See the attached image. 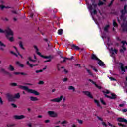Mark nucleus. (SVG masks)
I'll return each mask as SVG.
<instances>
[{"mask_svg":"<svg viewBox=\"0 0 127 127\" xmlns=\"http://www.w3.org/2000/svg\"><path fill=\"white\" fill-rule=\"evenodd\" d=\"M102 37L105 42V44L107 45V44L108 46V49H109L110 51V55L111 56V57H114L115 55L117 54L118 52V50L116 49H114L113 48H110V44H109V42H110V38L108 36H107L106 35L102 34Z\"/></svg>","mask_w":127,"mask_h":127,"instance_id":"nucleus-1","label":"nucleus"},{"mask_svg":"<svg viewBox=\"0 0 127 127\" xmlns=\"http://www.w3.org/2000/svg\"><path fill=\"white\" fill-rule=\"evenodd\" d=\"M86 2L87 5L88 9H89L93 19L94 20L95 22L96 23V24L97 25H99V23H98V22H97V19H96L95 18V17H94V15H96L97 14V11L96 10V9H97V5L95 4H93L91 6V5H90V4H89V2H88V0H86Z\"/></svg>","mask_w":127,"mask_h":127,"instance_id":"nucleus-2","label":"nucleus"},{"mask_svg":"<svg viewBox=\"0 0 127 127\" xmlns=\"http://www.w3.org/2000/svg\"><path fill=\"white\" fill-rule=\"evenodd\" d=\"M20 89H22V90H24L26 92H28L29 94H33V95H35V96H39V92L33 89H29L27 86L20 85L19 86Z\"/></svg>","mask_w":127,"mask_h":127,"instance_id":"nucleus-3","label":"nucleus"},{"mask_svg":"<svg viewBox=\"0 0 127 127\" xmlns=\"http://www.w3.org/2000/svg\"><path fill=\"white\" fill-rule=\"evenodd\" d=\"M34 48L38 55H39V56H41V57H43V58H46L48 59L47 60L44 61V62H50V61H51V59H50V58L49 57L43 56L41 55V53L39 52V50L38 49V48H37V46H34Z\"/></svg>","mask_w":127,"mask_h":127,"instance_id":"nucleus-4","label":"nucleus"},{"mask_svg":"<svg viewBox=\"0 0 127 127\" xmlns=\"http://www.w3.org/2000/svg\"><path fill=\"white\" fill-rule=\"evenodd\" d=\"M121 20H123V23L121 25V27L123 31H127V22L125 20V16L122 15L120 17Z\"/></svg>","mask_w":127,"mask_h":127,"instance_id":"nucleus-5","label":"nucleus"},{"mask_svg":"<svg viewBox=\"0 0 127 127\" xmlns=\"http://www.w3.org/2000/svg\"><path fill=\"white\" fill-rule=\"evenodd\" d=\"M91 58L92 59H93V60L98 61V65H99V66H105V64H104V62L100 60V59H99L98 57H97V56H95V55L94 54L92 55Z\"/></svg>","mask_w":127,"mask_h":127,"instance_id":"nucleus-6","label":"nucleus"},{"mask_svg":"<svg viewBox=\"0 0 127 127\" xmlns=\"http://www.w3.org/2000/svg\"><path fill=\"white\" fill-rule=\"evenodd\" d=\"M0 33H6V35L7 33L8 34H10V35H13V32H12L11 29L9 28H7L6 30H3L0 28Z\"/></svg>","mask_w":127,"mask_h":127,"instance_id":"nucleus-7","label":"nucleus"},{"mask_svg":"<svg viewBox=\"0 0 127 127\" xmlns=\"http://www.w3.org/2000/svg\"><path fill=\"white\" fill-rule=\"evenodd\" d=\"M20 98V96H7V99H8V100L9 102H13L14 101H15L16 99H19Z\"/></svg>","mask_w":127,"mask_h":127,"instance_id":"nucleus-8","label":"nucleus"},{"mask_svg":"<svg viewBox=\"0 0 127 127\" xmlns=\"http://www.w3.org/2000/svg\"><path fill=\"white\" fill-rule=\"evenodd\" d=\"M121 43L123 44V46L121 48L120 51L121 53H124V52H125V51L126 50V47H125V45H126V44L127 45V42L125 41H122Z\"/></svg>","mask_w":127,"mask_h":127,"instance_id":"nucleus-9","label":"nucleus"},{"mask_svg":"<svg viewBox=\"0 0 127 127\" xmlns=\"http://www.w3.org/2000/svg\"><path fill=\"white\" fill-rule=\"evenodd\" d=\"M13 48L15 49V50L16 51L17 53H15L14 52H13V51H11V53H12V54H13L14 55H15V56L17 57L18 56H19V57H21V58H23V57L22 56V55H20L19 54V52H18V51L17 50V48H16V47H15V46H14Z\"/></svg>","mask_w":127,"mask_h":127,"instance_id":"nucleus-10","label":"nucleus"},{"mask_svg":"<svg viewBox=\"0 0 127 127\" xmlns=\"http://www.w3.org/2000/svg\"><path fill=\"white\" fill-rule=\"evenodd\" d=\"M119 67L121 69V72H122V74H124L125 72H126V70H127V66H125V65L121 63H119Z\"/></svg>","mask_w":127,"mask_h":127,"instance_id":"nucleus-11","label":"nucleus"},{"mask_svg":"<svg viewBox=\"0 0 127 127\" xmlns=\"http://www.w3.org/2000/svg\"><path fill=\"white\" fill-rule=\"evenodd\" d=\"M62 99H63V96H61L60 97H58V98H54L53 99L51 100V101L59 103V102H61V101L62 100Z\"/></svg>","mask_w":127,"mask_h":127,"instance_id":"nucleus-12","label":"nucleus"},{"mask_svg":"<svg viewBox=\"0 0 127 127\" xmlns=\"http://www.w3.org/2000/svg\"><path fill=\"white\" fill-rule=\"evenodd\" d=\"M9 35H11V37L9 36ZM12 36H13V35H10L8 33H7V34L6 35V37H7V39H8V40H9V41H11V42L14 41V38Z\"/></svg>","mask_w":127,"mask_h":127,"instance_id":"nucleus-13","label":"nucleus"},{"mask_svg":"<svg viewBox=\"0 0 127 127\" xmlns=\"http://www.w3.org/2000/svg\"><path fill=\"white\" fill-rule=\"evenodd\" d=\"M48 115H49L50 117H57V114L56 113V112H55L54 111H48Z\"/></svg>","mask_w":127,"mask_h":127,"instance_id":"nucleus-14","label":"nucleus"},{"mask_svg":"<svg viewBox=\"0 0 127 127\" xmlns=\"http://www.w3.org/2000/svg\"><path fill=\"white\" fill-rule=\"evenodd\" d=\"M117 121L120 123H125L126 124H127V119L123 118L122 117H119L118 118H117Z\"/></svg>","mask_w":127,"mask_h":127,"instance_id":"nucleus-15","label":"nucleus"},{"mask_svg":"<svg viewBox=\"0 0 127 127\" xmlns=\"http://www.w3.org/2000/svg\"><path fill=\"white\" fill-rule=\"evenodd\" d=\"M14 119H15V120H21L22 119H25V116H24V115H20V116H18V115H15L14 116Z\"/></svg>","mask_w":127,"mask_h":127,"instance_id":"nucleus-16","label":"nucleus"},{"mask_svg":"<svg viewBox=\"0 0 127 127\" xmlns=\"http://www.w3.org/2000/svg\"><path fill=\"white\" fill-rule=\"evenodd\" d=\"M126 82L124 83L123 84V89L124 90V92L127 93V77L126 78Z\"/></svg>","mask_w":127,"mask_h":127,"instance_id":"nucleus-17","label":"nucleus"},{"mask_svg":"<svg viewBox=\"0 0 127 127\" xmlns=\"http://www.w3.org/2000/svg\"><path fill=\"white\" fill-rule=\"evenodd\" d=\"M110 26H111V24H108L106 25L104 27V31L105 32H109V29H110Z\"/></svg>","mask_w":127,"mask_h":127,"instance_id":"nucleus-18","label":"nucleus"},{"mask_svg":"<svg viewBox=\"0 0 127 127\" xmlns=\"http://www.w3.org/2000/svg\"><path fill=\"white\" fill-rule=\"evenodd\" d=\"M6 46L3 44L1 41H0V49L3 51L4 50V48H5Z\"/></svg>","mask_w":127,"mask_h":127,"instance_id":"nucleus-19","label":"nucleus"},{"mask_svg":"<svg viewBox=\"0 0 127 127\" xmlns=\"http://www.w3.org/2000/svg\"><path fill=\"white\" fill-rule=\"evenodd\" d=\"M26 64L30 68H33V67H35V66H37V64H33L29 63V61H27L26 62Z\"/></svg>","mask_w":127,"mask_h":127,"instance_id":"nucleus-20","label":"nucleus"},{"mask_svg":"<svg viewBox=\"0 0 127 127\" xmlns=\"http://www.w3.org/2000/svg\"><path fill=\"white\" fill-rule=\"evenodd\" d=\"M89 81L90 82H91V83H93L94 85H95V86L97 88H98V89H102V87H101V86L98 85L97 84H96V82H94L93 80H92V79H89Z\"/></svg>","mask_w":127,"mask_h":127,"instance_id":"nucleus-21","label":"nucleus"},{"mask_svg":"<svg viewBox=\"0 0 127 127\" xmlns=\"http://www.w3.org/2000/svg\"><path fill=\"white\" fill-rule=\"evenodd\" d=\"M69 91H72V92H76V88L73 86H69L68 87Z\"/></svg>","mask_w":127,"mask_h":127,"instance_id":"nucleus-22","label":"nucleus"},{"mask_svg":"<svg viewBox=\"0 0 127 127\" xmlns=\"http://www.w3.org/2000/svg\"><path fill=\"white\" fill-rule=\"evenodd\" d=\"M99 101L102 105L104 106H106L107 104L106 103L105 100H104V98H100Z\"/></svg>","mask_w":127,"mask_h":127,"instance_id":"nucleus-23","label":"nucleus"},{"mask_svg":"<svg viewBox=\"0 0 127 127\" xmlns=\"http://www.w3.org/2000/svg\"><path fill=\"white\" fill-rule=\"evenodd\" d=\"M127 5H125L124 6V9L121 11V13L122 14H125V13H127Z\"/></svg>","mask_w":127,"mask_h":127,"instance_id":"nucleus-24","label":"nucleus"},{"mask_svg":"<svg viewBox=\"0 0 127 127\" xmlns=\"http://www.w3.org/2000/svg\"><path fill=\"white\" fill-rule=\"evenodd\" d=\"M82 93L83 94L86 95V96H91L92 95V94H91V92H90V91H82Z\"/></svg>","mask_w":127,"mask_h":127,"instance_id":"nucleus-25","label":"nucleus"},{"mask_svg":"<svg viewBox=\"0 0 127 127\" xmlns=\"http://www.w3.org/2000/svg\"><path fill=\"white\" fill-rule=\"evenodd\" d=\"M94 103H95V104H97V106L101 108V104H100V101H99V100L96 99H94Z\"/></svg>","mask_w":127,"mask_h":127,"instance_id":"nucleus-26","label":"nucleus"},{"mask_svg":"<svg viewBox=\"0 0 127 127\" xmlns=\"http://www.w3.org/2000/svg\"><path fill=\"white\" fill-rule=\"evenodd\" d=\"M19 47H20V48L21 49H23V50H25V48L24 47H23V44H22V41H20L19 42Z\"/></svg>","mask_w":127,"mask_h":127,"instance_id":"nucleus-27","label":"nucleus"},{"mask_svg":"<svg viewBox=\"0 0 127 127\" xmlns=\"http://www.w3.org/2000/svg\"><path fill=\"white\" fill-rule=\"evenodd\" d=\"M16 64L21 68H23V67H24V65L22 64H21V63H19V62H16Z\"/></svg>","mask_w":127,"mask_h":127,"instance_id":"nucleus-28","label":"nucleus"},{"mask_svg":"<svg viewBox=\"0 0 127 127\" xmlns=\"http://www.w3.org/2000/svg\"><path fill=\"white\" fill-rule=\"evenodd\" d=\"M107 98H108V99H111L112 100H114V99H116L117 97L116 96H106Z\"/></svg>","mask_w":127,"mask_h":127,"instance_id":"nucleus-29","label":"nucleus"},{"mask_svg":"<svg viewBox=\"0 0 127 127\" xmlns=\"http://www.w3.org/2000/svg\"><path fill=\"white\" fill-rule=\"evenodd\" d=\"M0 8L2 10L4 8H10V7L4 6L3 5H0Z\"/></svg>","mask_w":127,"mask_h":127,"instance_id":"nucleus-30","label":"nucleus"},{"mask_svg":"<svg viewBox=\"0 0 127 127\" xmlns=\"http://www.w3.org/2000/svg\"><path fill=\"white\" fill-rule=\"evenodd\" d=\"M0 72L1 73H3L4 74H8V72L5 71V70H4V69L3 68H1V69H0Z\"/></svg>","mask_w":127,"mask_h":127,"instance_id":"nucleus-31","label":"nucleus"},{"mask_svg":"<svg viewBox=\"0 0 127 127\" xmlns=\"http://www.w3.org/2000/svg\"><path fill=\"white\" fill-rule=\"evenodd\" d=\"M30 99L31 101H37L38 100V99H37L36 97H34L33 96L30 97Z\"/></svg>","mask_w":127,"mask_h":127,"instance_id":"nucleus-32","label":"nucleus"},{"mask_svg":"<svg viewBox=\"0 0 127 127\" xmlns=\"http://www.w3.org/2000/svg\"><path fill=\"white\" fill-rule=\"evenodd\" d=\"M8 69V70H10V71H14V67H13L11 65L9 66Z\"/></svg>","mask_w":127,"mask_h":127,"instance_id":"nucleus-33","label":"nucleus"},{"mask_svg":"<svg viewBox=\"0 0 127 127\" xmlns=\"http://www.w3.org/2000/svg\"><path fill=\"white\" fill-rule=\"evenodd\" d=\"M72 48H74V49H76V50H79L80 48L77 46L75 45H72Z\"/></svg>","mask_w":127,"mask_h":127,"instance_id":"nucleus-34","label":"nucleus"},{"mask_svg":"<svg viewBox=\"0 0 127 127\" xmlns=\"http://www.w3.org/2000/svg\"><path fill=\"white\" fill-rule=\"evenodd\" d=\"M61 69H62V71H63V72H64L65 74H67V73H68V70L64 68V67H62Z\"/></svg>","mask_w":127,"mask_h":127,"instance_id":"nucleus-35","label":"nucleus"},{"mask_svg":"<svg viewBox=\"0 0 127 127\" xmlns=\"http://www.w3.org/2000/svg\"><path fill=\"white\" fill-rule=\"evenodd\" d=\"M58 33L59 35H61V34L63 33V30H62V29H59L58 31Z\"/></svg>","mask_w":127,"mask_h":127,"instance_id":"nucleus-36","label":"nucleus"},{"mask_svg":"<svg viewBox=\"0 0 127 127\" xmlns=\"http://www.w3.org/2000/svg\"><path fill=\"white\" fill-rule=\"evenodd\" d=\"M113 26L114 27H118V24H117L115 20H113Z\"/></svg>","mask_w":127,"mask_h":127,"instance_id":"nucleus-37","label":"nucleus"},{"mask_svg":"<svg viewBox=\"0 0 127 127\" xmlns=\"http://www.w3.org/2000/svg\"><path fill=\"white\" fill-rule=\"evenodd\" d=\"M2 105H3V101L1 97H0V106H2Z\"/></svg>","mask_w":127,"mask_h":127,"instance_id":"nucleus-38","label":"nucleus"},{"mask_svg":"<svg viewBox=\"0 0 127 127\" xmlns=\"http://www.w3.org/2000/svg\"><path fill=\"white\" fill-rule=\"evenodd\" d=\"M11 106H12V107L15 109L17 108V106L14 103H11Z\"/></svg>","mask_w":127,"mask_h":127,"instance_id":"nucleus-39","label":"nucleus"},{"mask_svg":"<svg viewBox=\"0 0 127 127\" xmlns=\"http://www.w3.org/2000/svg\"><path fill=\"white\" fill-rule=\"evenodd\" d=\"M118 126H121V127H127V125L125 124H123L122 123H118Z\"/></svg>","mask_w":127,"mask_h":127,"instance_id":"nucleus-40","label":"nucleus"},{"mask_svg":"<svg viewBox=\"0 0 127 127\" xmlns=\"http://www.w3.org/2000/svg\"><path fill=\"white\" fill-rule=\"evenodd\" d=\"M28 60H29V61H32V62H34V61H35V60L32 59L31 57H28Z\"/></svg>","mask_w":127,"mask_h":127,"instance_id":"nucleus-41","label":"nucleus"},{"mask_svg":"<svg viewBox=\"0 0 127 127\" xmlns=\"http://www.w3.org/2000/svg\"><path fill=\"white\" fill-rule=\"evenodd\" d=\"M11 86H12V87H15L17 86V84L16 83H11Z\"/></svg>","mask_w":127,"mask_h":127,"instance_id":"nucleus-42","label":"nucleus"},{"mask_svg":"<svg viewBox=\"0 0 127 127\" xmlns=\"http://www.w3.org/2000/svg\"><path fill=\"white\" fill-rule=\"evenodd\" d=\"M62 125H64L65 124H68V122H67V121L64 120L63 121L62 123H61Z\"/></svg>","mask_w":127,"mask_h":127,"instance_id":"nucleus-43","label":"nucleus"},{"mask_svg":"<svg viewBox=\"0 0 127 127\" xmlns=\"http://www.w3.org/2000/svg\"><path fill=\"white\" fill-rule=\"evenodd\" d=\"M103 93H104L105 94H110V91L106 90H104L103 91Z\"/></svg>","mask_w":127,"mask_h":127,"instance_id":"nucleus-44","label":"nucleus"},{"mask_svg":"<svg viewBox=\"0 0 127 127\" xmlns=\"http://www.w3.org/2000/svg\"><path fill=\"white\" fill-rule=\"evenodd\" d=\"M102 124L103 125V126H104V127H108V125L107 124H106L105 122H102Z\"/></svg>","mask_w":127,"mask_h":127,"instance_id":"nucleus-45","label":"nucleus"},{"mask_svg":"<svg viewBox=\"0 0 127 127\" xmlns=\"http://www.w3.org/2000/svg\"><path fill=\"white\" fill-rule=\"evenodd\" d=\"M39 85H43L44 84V82L43 81H40L38 82Z\"/></svg>","mask_w":127,"mask_h":127,"instance_id":"nucleus-46","label":"nucleus"},{"mask_svg":"<svg viewBox=\"0 0 127 127\" xmlns=\"http://www.w3.org/2000/svg\"><path fill=\"white\" fill-rule=\"evenodd\" d=\"M77 121H78V123L80 124H83V120L78 119Z\"/></svg>","mask_w":127,"mask_h":127,"instance_id":"nucleus-47","label":"nucleus"},{"mask_svg":"<svg viewBox=\"0 0 127 127\" xmlns=\"http://www.w3.org/2000/svg\"><path fill=\"white\" fill-rule=\"evenodd\" d=\"M63 82H67L68 81V78H64L63 79Z\"/></svg>","mask_w":127,"mask_h":127,"instance_id":"nucleus-48","label":"nucleus"},{"mask_svg":"<svg viewBox=\"0 0 127 127\" xmlns=\"http://www.w3.org/2000/svg\"><path fill=\"white\" fill-rule=\"evenodd\" d=\"M104 4V3L101 1H99V3H98V5H103Z\"/></svg>","mask_w":127,"mask_h":127,"instance_id":"nucleus-49","label":"nucleus"},{"mask_svg":"<svg viewBox=\"0 0 127 127\" xmlns=\"http://www.w3.org/2000/svg\"><path fill=\"white\" fill-rule=\"evenodd\" d=\"M97 119H98V120H99V121H101V122H103V119H102V118H101L99 116H97Z\"/></svg>","mask_w":127,"mask_h":127,"instance_id":"nucleus-50","label":"nucleus"},{"mask_svg":"<svg viewBox=\"0 0 127 127\" xmlns=\"http://www.w3.org/2000/svg\"><path fill=\"white\" fill-rule=\"evenodd\" d=\"M27 126H28V127H32V125L31 124V123H28Z\"/></svg>","mask_w":127,"mask_h":127,"instance_id":"nucleus-51","label":"nucleus"},{"mask_svg":"<svg viewBox=\"0 0 127 127\" xmlns=\"http://www.w3.org/2000/svg\"><path fill=\"white\" fill-rule=\"evenodd\" d=\"M42 72V70H36V73H41Z\"/></svg>","mask_w":127,"mask_h":127,"instance_id":"nucleus-52","label":"nucleus"},{"mask_svg":"<svg viewBox=\"0 0 127 127\" xmlns=\"http://www.w3.org/2000/svg\"><path fill=\"white\" fill-rule=\"evenodd\" d=\"M124 106H125V104H119V107H121V108H123Z\"/></svg>","mask_w":127,"mask_h":127,"instance_id":"nucleus-53","label":"nucleus"},{"mask_svg":"<svg viewBox=\"0 0 127 127\" xmlns=\"http://www.w3.org/2000/svg\"><path fill=\"white\" fill-rule=\"evenodd\" d=\"M63 108H66V107H67V104H63L62 105Z\"/></svg>","mask_w":127,"mask_h":127,"instance_id":"nucleus-54","label":"nucleus"},{"mask_svg":"<svg viewBox=\"0 0 127 127\" xmlns=\"http://www.w3.org/2000/svg\"><path fill=\"white\" fill-rule=\"evenodd\" d=\"M109 79L111 80V81H115L114 78H112V77H109Z\"/></svg>","mask_w":127,"mask_h":127,"instance_id":"nucleus-55","label":"nucleus"},{"mask_svg":"<svg viewBox=\"0 0 127 127\" xmlns=\"http://www.w3.org/2000/svg\"><path fill=\"white\" fill-rule=\"evenodd\" d=\"M108 125L110 126V127H113V125H112L110 122H108Z\"/></svg>","mask_w":127,"mask_h":127,"instance_id":"nucleus-56","label":"nucleus"},{"mask_svg":"<svg viewBox=\"0 0 127 127\" xmlns=\"http://www.w3.org/2000/svg\"><path fill=\"white\" fill-rule=\"evenodd\" d=\"M122 112H123L124 113H126V112H127V109H123L122 110Z\"/></svg>","mask_w":127,"mask_h":127,"instance_id":"nucleus-57","label":"nucleus"},{"mask_svg":"<svg viewBox=\"0 0 127 127\" xmlns=\"http://www.w3.org/2000/svg\"><path fill=\"white\" fill-rule=\"evenodd\" d=\"M45 123H46V124H47L48 123H49V120H45Z\"/></svg>","mask_w":127,"mask_h":127,"instance_id":"nucleus-58","label":"nucleus"},{"mask_svg":"<svg viewBox=\"0 0 127 127\" xmlns=\"http://www.w3.org/2000/svg\"><path fill=\"white\" fill-rule=\"evenodd\" d=\"M14 74H15V75H19V74H20V73H19V72H14Z\"/></svg>","mask_w":127,"mask_h":127,"instance_id":"nucleus-59","label":"nucleus"},{"mask_svg":"<svg viewBox=\"0 0 127 127\" xmlns=\"http://www.w3.org/2000/svg\"><path fill=\"white\" fill-rule=\"evenodd\" d=\"M67 59H68V58H64L63 62H65Z\"/></svg>","mask_w":127,"mask_h":127,"instance_id":"nucleus-60","label":"nucleus"},{"mask_svg":"<svg viewBox=\"0 0 127 127\" xmlns=\"http://www.w3.org/2000/svg\"><path fill=\"white\" fill-rule=\"evenodd\" d=\"M55 91H56V89H53L52 90V92L54 93V92H55Z\"/></svg>","mask_w":127,"mask_h":127,"instance_id":"nucleus-61","label":"nucleus"},{"mask_svg":"<svg viewBox=\"0 0 127 127\" xmlns=\"http://www.w3.org/2000/svg\"><path fill=\"white\" fill-rule=\"evenodd\" d=\"M87 71L88 73H91V70H90V69H87Z\"/></svg>","mask_w":127,"mask_h":127,"instance_id":"nucleus-62","label":"nucleus"},{"mask_svg":"<svg viewBox=\"0 0 127 127\" xmlns=\"http://www.w3.org/2000/svg\"><path fill=\"white\" fill-rule=\"evenodd\" d=\"M93 70H94V71H95V72H98V70H97V69H96V68H93Z\"/></svg>","mask_w":127,"mask_h":127,"instance_id":"nucleus-63","label":"nucleus"},{"mask_svg":"<svg viewBox=\"0 0 127 127\" xmlns=\"http://www.w3.org/2000/svg\"><path fill=\"white\" fill-rule=\"evenodd\" d=\"M116 39H117V40H118V41H121V39H120V38H119V37H117V38H116Z\"/></svg>","mask_w":127,"mask_h":127,"instance_id":"nucleus-64","label":"nucleus"}]
</instances>
